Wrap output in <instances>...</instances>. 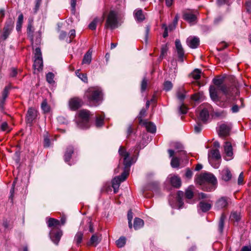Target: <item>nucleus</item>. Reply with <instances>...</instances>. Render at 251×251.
I'll return each instance as SVG.
<instances>
[{
  "instance_id": "obj_59",
  "label": "nucleus",
  "mask_w": 251,
  "mask_h": 251,
  "mask_svg": "<svg viewBox=\"0 0 251 251\" xmlns=\"http://www.w3.org/2000/svg\"><path fill=\"white\" fill-rule=\"evenodd\" d=\"M201 126L199 124H198V125L195 126V132L199 133L201 131Z\"/></svg>"
},
{
  "instance_id": "obj_10",
  "label": "nucleus",
  "mask_w": 251,
  "mask_h": 251,
  "mask_svg": "<svg viewBox=\"0 0 251 251\" xmlns=\"http://www.w3.org/2000/svg\"><path fill=\"white\" fill-rule=\"evenodd\" d=\"M224 153L225 154V159L227 160H230L233 158V149L231 144L229 142H225L224 146Z\"/></svg>"
},
{
  "instance_id": "obj_38",
  "label": "nucleus",
  "mask_w": 251,
  "mask_h": 251,
  "mask_svg": "<svg viewBox=\"0 0 251 251\" xmlns=\"http://www.w3.org/2000/svg\"><path fill=\"white\" fill-rule=\"evenodd\" d=\"M54 77V74L51 72H49L46 75V80L50 84H53L54 83L53 80Z\"/></svg>"
},
{
  "instance_id": "obj_57",
  "label": "nucleus",
  "mask_w": 251,
  "mask_h": 251,
  "mask_svg": "<svg viewBox=\"0 0 251 251\" xmlns=\"http://www.w3.org/2000/svg\"><path fill=\"white\" fill-rule=\"evenodd\" d=\"M42 0H36V4L35 6V12H36L39 9Z\"/></svg>"
},
{
  "instance_id": "obj_22",
  "label": "nucleus",
  "mask_w": 251,
  "mask_h": 251,
  "mask_svg": "<svg viewBox=\"0 0 251 251\" xmlns=\"http://www.w3.org/2000/svg\"><path fill=\"white\" fill-rule=\"evenodd\" d=\"M222 179L225 181L229 180L232 177L231 173L228 168L223 169L221 172Z\"/></svg>"
},
{
  "instance_id": "obj_3",
  "label": "nucleus",
  "mask_w": 251,
  "mask_h": 251,
  "mask_svg": "<svg viewBox=\"0 0 251 251\" xmlns=\"http://www.w3.org/2000/svg\"><path fill=\"white\" fill-rule=\"evenodd\" d=\"M102 96V90L98 86L89 88L84 94V98L87 100L90 105L93 106H97L101 102Z\"/></svg>"
},
{
  "instance_id": "obj_29",
  "label": "nucleus",
  "mask_w": 251,
  "mask_h": 251,
  "mask_svg": "<svg viewBox=\"0 0 251 251\" xmlns=\"http://www.w3.org/2000/svg\"><path fill=\"white\" fill-rule=\"evenodd\" d=\"M144 221L139 218H135L134 220L133 227L135 230L139 229L144 226Z\"/></svg>"
},
{
  "instance_id": "obj_42",
  "label": "nucleus",
  "mask_w": 251,
  "mask_h": 251,
  "mask_svg": "<svg viewBox=\"0 0 251 251\" xmlns=\"http://www.w3.org/2000/svg\"><path fill=\"white\" fill-rule=\"evenodd\" d=\"M173 88V84L170 81H166L164 83V89L166 91H170Z\"/></svg>"
},
{
  "instance_id": "obj_1",
  "label": "nucleus",
  "mask_w": 251,
  "mask_h": 251,
  "mask_svg": "<svg viewBox=\"0 0 251 251\" xmlns=\"http://www.w3.org/2000/svg\"><path fill=\"white\" fill-rule=\"evenodd\" d=\"M118 151L121 157L123 158L124 171L121 176L115 177L112 180V182L118 183V185H120V183L126 178L129 174L130 166L134 163V161L132 157L130 156V153L126 151L124 147L121 146Z\"/></svg>"
},
{
  "instance_id": "obj_54",
  "label": "nucleus",
  "mask_w": 251,
  "mask_h": 251,
  "mask_svg": "<svg viewBox=\"0 0 251 251\" xmlns=\"http://www.w3.org/2000/svg\"><path fill=\"white\" fill-rule=\"evenodd\" d=\"M185 175L186 178L190 179L192 177L193 172L190 169H187Z\"/></svg>"
},
{
  "instance_id": "obj_26",
  "label": "nucleus",
  "mask_w": 251,
  "mask_h": 251,
  "mask_svg": "<svg viewBox=\"0 0 251 251\" xmlns=\"http://www.w3.org/2000/svg\"><path fill=\"white\" fill-rule=\"evenodd\" d=\"M92 51L91 50H89L84 54L82 63L87 64H90L92 60Z\"/></svg>"
},
{
  "instance_id": "obj_24",
  "label": "nucleus",
  "mask_w": 251,
  "mask_h": 251,
  "mask_svg": "<svg viewBox=\"0 0 251 251\" xmlns=\"http://www.w3.org/2000/svg\"><path fill=\"white\" fill-rule=\"evenodd\" d=\"M212 206V204L204 201H201L199 204V207L200 209L203 212H206L209 210Z\"/></svg>"
},
{
  "instance_id": "obj_36",
  "label": "nucleus",
  "mask_w": 251,
  "mask_h": 251,
  "mask_svg": "<svg viewBox=\"0 0 251 251\" xmlns=\"http://www.w3.org/2000/svg\"><path fill=\"white\" fill-rule=\"evenodd\" d=\"M225 217L224 214H222L220 217L219 222V230L220 232L222 233L223 231L224 226V221H225Z\"/></svg>"
},
{
  "instance_id": "obj_16",
  "label": "nucleus",
  "mask_w": 251,
  "mask_h": 251,
  "mask_svg": "<svg viewBox=\"0 0 251 251\" xmlns=\"http://www.w3.org/2000/svg\"><path fill=\"white\" fill-rule=\"evenodd\" d=\"M140 124L144 126L148 131L151 133H155L156 131V126L151 122L147 121L141 120Z\"/></svg>"
},
{
  "instance_id": "obj_14",
  "label": "nucleus",
  "mask_w": 251,
  "mask_h": 251,
  "mask_svg": "<svg viewBox=\"0 0 251 251\" xmlns=\"http://www.w3.org/2000/svg\"><path fill=\"white\" fill-rule=\"evenodd\" d=\"M228 205V198L226 197H222L220 198L215 203V207L219 210L226 208Z\"/></svg>"
},
{
  "instance_id": "obj_15",
  "label": "nucleus",
  "mask_w": 251,
  "mask_h": 251,
  "mask_svg": "<svg viewBox=\"0 0 251 251\" xmlns=\"http://www.w3.org/2000/svg\"><path fill=\"white\" fill-rule=\"evenodd\" d=\"M186 42L190 48L196 49L199 45L200 40L198 37L190 36L187 38Z\"/></svg>"
},
{
  "instance_id": "obj_58",
  "label": "nucleus",
  "mask_w": 251,
  "mask_h": 251,
  "mask_svg": "<svg viewBox=\"0 0 251 251\" xmlns=\"http://www.w3.org/2000/svg\"><path fill=\"white\" fill-rule=\"evenodd\" d=\"M232 113H237L239 111V108L237 105H233L231 109Z\"/></svg>"
},
{
  "instance_id": "obj_48",
  "label": "nucleus",
  "mask_w": 251,
  "mask_h": 251,
  "mask_svg": "<svg viewBox=\"0 0 251 251\" xmlns=\"http://www.w3.org/2000/svg\"><path fill=\"white\" fill-rule=\"evenodd\" d=\"M15 183H16V179L13 182L12 188L10 191L9 199L11 200V201H13V197H14V187L15 186Z\"/></svg>"
},
{
  "instance_id": "obj_60",
  "label": "nucleus",
  "mask_w": 251,
  "mask_h": 251,
  "mask_svg": "<svg viewBox=\"0 0 251 251\" xmlns=\"http://www.w3.org/2000/svg\"><path fill=\"white\" fill-rule=\"evenodd\" d=\"M66 36H67L66 32L62 31H61L60 35H59V39L60 40H63L65 39V38L66 37Z\"/></svg>"
},
{
  "instance_id": "obj_47",
  "label": "nucleus",
  "mask_w": 251,
  "mask_h": 251,
  "mask_svg": "<svg viewBox=\"0 0 251 251\" xmlns=\"http://www.w3.org/2000/svg\"><path fill=\"white\" fill-rule=\"evenodd\" d=\"M147 80L144 77L141 82V90L142 92H144L147 88Z\"/></svg>"
},
{
  "instance_id": "obj_53",
  "label": "nucleus",
  "mask_w": 251,
  "mask_h": 251,
  "mask_svg": "<svg viewBox=\"0 0 251 251\" xmlns=\"http://www.w3.org/2000/svg\"><path fill=\"white\" fill-rule=\"evenodd\" d=\"M146 113V111L144 109H142L140 111L139 115V116H138V119L139 120V122H140L141 120H143L142 119V117H143L145 115Z\"/></svg>"
},
{
  "instance_id": "obj_6",
  "label": "nucleus",
  "mask_w": 251,
  "mask_h": 251,
  "mask_svg": "<svg viewBox=\"0 0 251 251\" xmlns=\"http://www.w3.org/2000/svg\"><path fill=\"white\" fill-rule=\"evenodd\" d=\"M89 111L87 110H81L78 113V118L76 120L77 126L83 129L88 128L89 124Z\"/></svg>"
},
{
  "instance_id": "obj_8",
  "label": "nucleus",
  "mask_w": 251,
  "mask_h": 251,
  "mask_svg": "<svg viewBox=\"0 0 251 251\" xmlns=\"http://www.w3.org/2000/svg\"><path fill=\"white\" fill-rule=\"evenodd\" d=\"M43 67V61L41 50L39 48H36L34 51V60L33 64L35 71H37L39 72L42 71Z\"/></svg>"
},
{
  "instance_id": "obj_62",
  "label": "nucleus",
  "mask_w": 251,
  "mask_h": 251,
  "mask_svg": "<svg viewBox=\"0 0 251 251\" xmlns=\"http://www.w3.org/2000/svg\"><path fill=\"white\" fill-rule=\"evenodd\" d=\"M71 5L72 8V11H75V5H76V1L75 0H71Z\"/></svg>"
},
{
  "instance_id": "obj_2",
  "label": "nucleus",
  "mask_w": 251,
  "mask_h": 251,
  "mask_svg": "<svg viewBox=\"0 0 251 251\" xmlns=\"http://www.w3.org/2000/svg\"><path fill=\"white\" fill-rule=\"evenodd\" d=\"M213 83L217 87L225 96V101L221 102L220 106L226 107L231 102V100L234 97V92L235 88L233 86L223 84V79L221 77H215L213 79Z\"/></svg>"
},
{
  "instance_id": "obj_18",
  "label": "nucleus",
  "mask_w": 251,
  "mask_h": 251,
  "mask_svg": "<svg viewBox=\"0 0 251 251\" xmlns=\"http://www.w3.org/2000/svg\"><path fill=\"white\" fill-rule=\"evenodd\" d=\"M170 182L171 185L176 188H179L181 184L180 178L177 176H170L169 177Z\"/></svg>"
},
{
  "instance_id": "obj_46",
  "label": "nucleus",
  "mask_w": 251,
  "mask_h": 251,
  "mask_svg": "<svg viewBox=\"0 0 251 251\" xmlns=\"http://www.w3.org/2000/svg\"><path fill=\"white\" fill-rule=\"evenodd\" d=\"M168 48L166 45H163L161 48V54L160 58H163L167 54Z\"/></svg>"
},
{
  "instance_id": "obj_23",
  "label": "nucleus",
  "mask_w": 251,
  "mask_h": 251,
  "mask_svg": "<svg viewBox=\"0 0 251 251\" xmlns=\"http://www.w3.org/2000/svg\"><path fill=\"white\" fill-rule=\"evenodd\" d=\"M209 156H209V159H212V160H220L221 158L220 151L218 149L211 150Z\"/></svg>"
},
{
  "instance_id": "obj_55",
  "label": "nucleus",
  "mask_w": 251,
  "mask_h": 251,
  "mask_svg": "<svg viewBox=\"0 0 251 251\" xmlns=\"http://www.w3.org/2000/svg\"><path fill=\"white\" fill-rule=\"evenodd\" d=\"M243 179H244L243 173L241 172L238 176V184L239 185L242 184L243 182Z\"/></svg>"
},
{
  "instance_id": "obj_40",
  "label": "nucleus",
  "mask_w": 251,
  "mask_h": 251,
  "mask_svg": "<svg viewBox=\"0 0 251 251\" xmlns=\"http://www.w3.org/2000/svg\"><path fill=\"white\" fill-rule=\"evenodd\" d=\"M41 108L45 113H48L50 111V107L48 104L46 100H43L42 102Z\"/></svg>"
},
{
  "instance_id": "obj_52",
  "label": "nucleus",
  "mask_w": 251,
  "mask_h": 251,
  "mask_svg": "<svg viewBox=\"0 0 251 251\" xmlns=\"http://www.w3.org/2000/svg\"><path fill=\"white\" fill-rule=\"evenodd\" d=\"M84 82H87L88 78L86 74H83L78 77Z\"/></svg>"
},
{
  "instance_id": "obj_34",
  "label": "nucleus",
  "mask_w": 251,
  "mask_h": 251,
  "mask_svg": "<svg viewBox=\"0 0 251 251\" xmlns=\"http://www.w3.org/2000/svg\"><path fill=\"white\" fill-rule=\"evenodd\" d=\"M193 186H189L185 191V197L188 199H191L193 197Z\"/></svg>"
},
{
  "instance_id": "obj_56",
  "label": "nucleus",
  "mask_w": 251,
  "mask_h": 251,
  "mask_svg": "<svg viewBox=\"0 0 251 251\" xmlns=\"http://www.w3.org/2000/svg\"><path fill=\"white\" fill-rule=\"evenodd\" d=\"M112 187L114 189V193H117L118 191L119 187L120 185H118V183H114L112 182Z\"/></svg>"
},
{
  "instance_id": "obj_44",
  "label": "nucleus",
  "mask_w": 251,
  "mask_h": 251,
  "mask_svg": "<svg viewBox=\"0 0 251 251\" xmlns=\"http://www.w3.org/2000/svg\"><path fill=\"white\" fill-rule=\"evenodd\" d=\"M0 129L2 131L6 132H9L11 130L10 127L8 126L7 123L5 122H3L0 126Z\"/></svg>"
},
{
  "instance_id": "obj_28",
  "label": "nucleus",
  "mask_w": 251,
  "mask_h": 251,
  "mask_svg": "<svg viewBox=\"0 0 251 251\" xmlns=\"http://www.w3.org/2000/svg\"><path fill=\"white\" fill-rule=\"evenodd\" d=\"M184 196V193L182 191H179L177 193L176 201L178 204V208H182L183 202L182 198Z\"/></svg>"
},
{
  "instance_id": "obj_17",
  "label": "nucleus",
  "mask_w": 251,
  "mask_h": 251,
  "mask_svg": "<svg viewBox=\"0 0 251 251\" xmlns=\"http://www.w3.org/2000/svg\"><path fill=\"white\" fill-rule=\"evenodd\" d=\"M37 115V111L32 108L28 109L26 114V121L28 123L31 124L36 118Z\"/></svg>"
},
{
  "instance_id": "obj_9",
  "label": "nucleus",
  "mask_w": 251,
  "mask_h": 251,
  "mask_svg": "<svg viewBox=\"0 0 251 251\" xmlns=\"http://www.w3.org/2000/svg\"><path fill=\"white\" fill-rule=\"evenodd\" d=\"M14 25V21L11 18H9L5 23L3 32L0 36V39L5 40L11 33Z\"/></svg>"
},
{
  "instance_id": "obj_37",
  "label": "nucleus",
  "mask_w": 251,
  "mask_h": 251,
  "mask_svg": "<svg viewBox=\"0 0 251 251\" xmlns=\"http://www.w3.org/2000/svg\"><path fill=\"white\" fill-rule=\"evenodd\" d=\"M104 120V116L99 115L97 116L96 120V125L97 127L102 126Z\"/></svg>"
},
{
  "instance_id": "obj_11",
  "label": "nucleus",
  "mask_w": 251,
  "mask_h": 251,
  "mask_svg": "<svg viewBox=\"0 0 251 251\" xmlns=\"http://www.w3.org/2000/svg\"><path fill=\"white\" fill-rule=\"evenodd\" d=\"M209 95L211 100L216 102L218 105L220 106L221 102H225V99L224 100H221L219 97L217 91L215 87L213 86H210L209 88Z\"/></svg>"
},
{
  "instance_id": "obj_5",
  "label": "nucleus",
  "mask_w": 251,
  "mask_h": 251,
  "mask_svg": "<svg viewBox=\"0 0 251 251\" xmlns=\"http://www.w3.org/2000/svg\"><path fill=\"white\" fill-rule=\"evenodd\" d=\"M196 181L200 185L208 184L210 186L206 188L207 191H212L215 190L217 180L216 177L212 174L205 173L200 175L196 179Z\"/></svg>"
},
{
  "instance_id": "obj_12",
  "label": "nucleus",
  "mask_w": 251,
  "mask_h": 251,
  "mask_svg": "<svg viewBox=\"0 0 251 251\" xmlns=\"http://www.w3.org/2000/svg\"><path fill=\"white\" fill-rule=\"evenodd\" d=\"M175 46L178 55V61L183 62L184 61V51L179 39L176 40Z\"/></svg>"
},
{
  "instance_id": "obj_39",
  "label": "nucleus",
  "mask_w": 251,
  "mask_h": 251,
  "mask_svg": "<svg viewBox=\"0 0 251 251\" xmlns=\"http://www.w3.org/2000/svg\"><path fill=\"white\" fill-rule=\"evenodd\" d=\"M171 165L173 168H178L179 166V160L177 157L172 158Z\"/></svg>"
},
{
  "instance_id": "obj_35",
  "label": "nucleus",
  "mask_w": 251,
  "mask_h": 251,
  "mask_svg": "<svg viewBox=\"0 0 251 251\" xmlns=\"http://www.w3.org/2000/svg\"><path fill=\"white\" fill-rule=\"evenodd\" d=\"M126 243V238L125 237H121L116 241V245L119 248L123 247Z\"/></svg>"
},
{
  "instance_id": "obj_32",
  "label": "nucleus",
  "mask_w": 251,
  "mask_h": 251,
  "mask_svg": "<svg viewBox=\"0 0 251 251\" xmlns=\"http://www.w3.org/2000/svg\"><path fill=\"white\" fill-rule=\"evenodd\" d=\"M186 93V91L183 87L179 88L176 94L177 98L181 101L183 100L185 98Z\"/></svg>"
},
{
  "instance_id": "obj_19",
  "label": "nucleus",
  "mask_w": 251,
  "mask_h": 251,
  "mask_svg": "<svg viewBox=\"0 0 251 251\" xmlns=\"http://www.w3.org/2000/svg\"><path fill=\"white\" fill-rule=\"evenodd\" d=\"M133 14L135 20L138 22H142L145 19V15L141 9L138 8L135 10Z\"/></svg>"
},
{
  "instance_id": "obj_33",
  "label": "nucleus",
  "mask_w": 251,
  "mask_h": 251,
  "mask_svg": "<svg viewBox=\"0 0 251 251\" xmlns=\"http://www.w3.org/2000/svg\"><path fill=\"white\" fill-rule=\"evenodd\" d=\"M10 89V87L9 86H7L5 87L2 93V101L1 102L3 103L4 101L7 98L9 90Z\"/></svg>"
},
{
  "instance_id": "obj_21",
  "label": "nucleus",
  "mask_w": 251,
  "mask_h": 251,
  "mask_svg": "<svg viewBox=\"0 0 251 251\" xmlns=\"http://www.w3.org/2000/svg\"><path fill=\"white\" fill-rule=\"evenodd\" d=\"M74 151L73 147L69 146L67 148L64 154V160L66 162H68L70 160L72 154L74 153Z\"/></svg>"
},
{
  "instance_id": "obj_30",
  "label": "nucleus",
  "mask_w": 251,
  "mask_h": 251,
  "mask_svg": "<svg viewBox=\"0 0 251 251\" xmlns=\"http://www.w3.org/2000/svg\"><path fill=\"white\" fill-rule=\"evenodd\" d=\"M209 118V112L207 109H203L200 113V119L203 122H205Z\"/></svg>"
},
{
  "instance_id": "obj_49",
  "label": "nucleus",
  "mask_w": 251,
  "mask_h": 251,
  "mask_svg": "<svg viewBox=\"0 0 251 251\" xmlns=\"http://www.w3.org/2000/svg\"><path fill=\"white\" fill-rule=\"evenodd\" d=\"M179 111L181 114H186L187 112V108L182 103L179 107Z\"/></svg>"
},
{
  "instance_id": "obj_20",
  "label": "nucleus",
  "mask_w": 251,
  "mask_h": 251,
  "mask_svg": "<svg viewBox=\"0 0 251 251\" xmlns=\"http://www.w3.org/2000/svg\"><path fill=\"white\" fill-rule=\"evenodd\" d=\"M230 130V128L228 126L225 124H223L219 126V135L220 136H227Z\"/></svg>"
},
{
  "instance_id": "obj_41",
  "label": "nucleus",
  "mask_w": 251,
  "mask_h": 251,
  "mask_svg": "<svg viewBox=\"0 0 251 251\" xmlns=\"http://www.w3.org/2000/svg\"><path fill=\"white\" fill-rule=\"evenodd\" d=\"M99 21V19L98 18H95L89 25V28L91 30H95Z\"/></svg>"
},
{
  "instance_id": "obj_25",
  "label": "nucleus",
  "mask_w": 251,
  "mask_h": 251,
  "mask_svg": "<svg viewBox=\"0 0 251 251\" xmlns=\"http://www.w3.org/2000/svg\"><path fill=\"white\" fill-rule=\"evenodd\" d=\"M184 19L190 24H193L196 20V16L195 15L191 13H186L183 15Z\"/></svg>"
},
{
  "instance_id": "obj_64",
  "label": "nucleus",
  "mask_w": 251,
  "mask_h": 251,
  "mask_svg": "<svg viewBox=\"0 0 251 251\" xmlns=\"http://www.w3.org/2000/svg\"><path fill=\"white\" fill-rule=\"evenodd\" d=\"M241 251H251V247L248 246H244Z\"/></svg>"
},
{
  "instance_id": "obj_7",
  "label": "nucleus",
  "mask_w": 251,
  "mask_h": 251,
  "mask_svg": "<svg viewBox=\"0 0 251 251\" xmlns=\"http://www.w3.org/2000/svg\"><path fill=\"white\" fill-rule=\"evenodd\" d=\"M119 26L117 13L114 11H110L106 19L105 27L114 29Z\"/></svg>"
},
{
  "instance_id": "obj_51",
  "label": "nucleus",
  "mask_w": 251,
  "mask_h": 251,
  "mask_svg": "<svg viewBox=\"0 0 251 251\" xmlns=\"http://www.w3.org/2000/svg\"><path fill=\"white\" fill-rule=\"evenodd\" d=\"M50 139L47 136H45L44 141V146L45 147H50Z\"/></svg>"
},
{
  "instance_id": "obj_13",
  "label": "nucleus",
  "mask_w": 251,
  "mask_h": 251,
  "mask_svg": "<svg viewBox=\"0 0 251 251\" xmlns=\"http://www.w3.org/2000/svg\"><path fill=\"white\" fill-rule=\"evenodd\" d=\"M82 104V100L78 98H73L70 100L69 101V106L72 110H76L79 108Z\"/></svg>"
},
{
  "instance_id": "obj_27",
  "label": "nucleus",
  "mask_w": 251,
  "mask_h": 251,
  "mask_svg": "<svg viewBox=\"0 0 251 251\" xmlns=\"http://www.w3.org/2000/svg\"><path fill=\"white\" fill-rule=\"evenodd\" d=\"M100 239L99 238L98 235L95 234L93 235L91 237L88 245L96 247L100 243Z\"/></svg>"
},
{
  "instance_id": "obj_4",
  "label": "nucleus",
  "mask_w": 251,
  "mask_h": 251,
  "mask_svg": "<svg viewBox=\"0 0 251 251\" xmlns=\"http://www.w3.org/2000/svg\"><path fill=\"white\" fill-rule=\"evenodd\" d=\"M48 226L51 228L50 236L52 241L57 245L62 235V232L60 229V222L59 220L54 218H49L47 222Z\"/></svg>"
},
{
  "instance_id": "obj_31",
  "label": "nucleus",
  "mask_w": 251,
  "mask_h": 251,
  "mask_svg": "<svg viewBox=\"0 0 251 251\" xmlns=\"http://www.w3.org/2000/svg\"><path fill=\"white\" fill-rule=\"evenodd\" d=\"M83 233L81 231H78L75 237H74V242L76 243V245L77 246H79L80 243H81L82 241V239H83Z\"/></svg>"
},
{
  "instance_id": "obj_45",
  "label": "nucleus",
  "mask_w": 251,
  "mask_h": 251,
  "mask_svg": "<svg viewBox=\"0 0 251 251\" xmlns=\"http://www.w3.org/2000/svg\"><path fill=\"white\" fill-rule=\"evenodd\" d=\"M209 162L211 166L215 169L218 168L220 165V160H212V159H209Z\"/></svg>"
},
{
  "instance_id": "obj_43",
  "label": "nucleus",
  "mask_w": 251,
  "mask_h": 251,
  "mask_svg": "<svg viewBox=\"0 0 251 251\" xmlns=\"http://www.w3.org/2000/svg\"><path fill=\"white\" fill-rule=\"evenodd\" d=\"M201 72L199 69H195L192 73V77L196 80L199 79L201 77Z\"/></svg>"
},
{
  "instance_id": "obj_63",
  "label": "nucleus",
  "mask_w": 251,
  "mask_h": 251,
  "mask_svg": "<svg viewBox=\"0 0 251 251\" xmlns=\"http://www.w3.org/2000/svg\"><path fill=\"white\" fill-rule=\"evenodd\" d=\"M174 0H165L166 5L167 7L171 6L174 2Z\"/></svg>"
},
{
  "instance_id": "obj_61",
  "label": "nucleus",
  "mask_w": 251,
  "mask_h": 251,
  "mask_svg": "<svg viewBox=\"0 0 251 251\" xmlns=\"http://www.w3.org/2000/svg\"><path fill=\"white\" fill-rule=\"evenodd\" d=\"M17 72L15 68H12L10 74V75L11 77H15L17 75Z\"/></svg>"
},
{
  "instance_id": "obj_50",
  "label": "nucleus",
  "mask_w": 251,
  "mask_h": 251,
  "mask_svg": "<svg viewBox=\"0 0 251 251\" xmlns=\"http://www.w3.org/2000/svg\"><path fill=\"white\" fill-rule=\"evenodd\" d=\"M231 218L238 222L240 220V216L237 212H233L231 215Z\"/></svg>"
}]
</instances>
